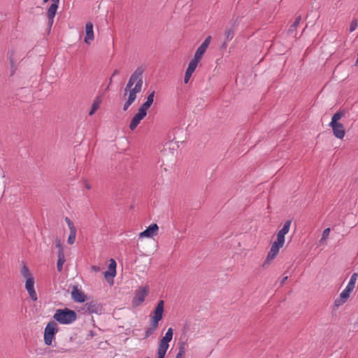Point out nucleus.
<instances>
[{
  "label": "nucleus",
  "instance_id": "nucleus-25",
  "mask_svg": "<svg viewBox=\"0 0 358 358\" xmlns=\"http://www.w3.org/2000/svg\"><path fill=\"white\" fill-rule=\"evenodd\" d=\"M330 229L329 228H327L325 229L323 232H322V238L320 241V243H322L326 241V240L329 238V234H330Z\"/></svg>",
  "mask_w": 358,
  "mask_h": 358
},
{
  "label": "nucleus",
  "instance_id": "nucleus-26",
  "mask_svg": "<svg viewBox=\"0 0 358 358\" xmlns=\"http://www.w3.org/2000/svg\"><path fill=\"white\" fill-rule=\"evenodd\" d=\"M105 278L108 280V278H113L116 275V271H112L109 269L103 273Z\"/></svg>",
  "mask_w": 358,
  "mask_h": 358
},
{
  "label": "nucleus",
  "instance_id": "nucleus-11",
  "mask_svg": "<svg viewBox=\"0 0 358 358\" xmlns=\"http://www.w3.org/2000/svg\"><path fill=\"white\" fill-rule=\"evenodd\" d=\"M211 41V36H208L204 41L201 43V45L197 48L194 57L196 59L201 61L204 53L206 52L207 48H208L210 43Z\"/></svg>",
  "mask_w": 358,
  "mask_h": 358
},
{
  "label": "nucleus",
  "instance_id": "nucleus-37",
  "mask_svg": "<svg viewBox=\"0 0 358 358\" xmlns=\"http://www.w3.org/2000/svg\"><path fill=\"white\" fill-rule=\"evenodd\" d=\"M299 21H300V18H297V19L296 20V21L294 22V23L293 26L296 27V26H297V24H299Z\"/></svg>",
  "mask_w": 358,
  "mask_h": 358
},
{
  "label": "nucleus",
  "instance_id": "nucleus-13",
  "mask_svg": "<svg viewBox=\"0 0 358 358\" xmlns=\"http://www.w3.org/2000/svg\"><path fill=\"white\" fill-rule=\"evenodd\" d=\"M351 291L344 289L339 296L334 300V305L336 308H338L343 305L350 298Z\"/></svg>",
  "mask_w": 358,
  "mask_h": 358
},
{
  "label": "nucleus",
  "instance_id": "nucleus-20",
  "mask_svg": "<svg viewBox=\"0 0 358 358\" xmlns=\"http://www.w3.org/2000/svg\"><path fill=\"white\" fill-rule=\"evenodd\" d=\"M199 60L196 59V58H193L189 63L187 69H186V71L188 72V73H192L194 72L195 69H196L198 64L199 63Z\"/></svg>",
  "mask_w": 358,
  "mask_h": 358
},
{
  "label": "nucleus",
  "instance_id": "nucleus-34",
  "mask_svg": "<svg viewBox=\"0 0 358 358\" xmlns=\"http://www.w3.org/2000/svg\"><path fill=\"white\" fill-rule=\"evenodd\" d=\"M91 270L95 273H97V272H99L100 271V267L97 266H92L91 267Z\"/></svg>",
  "mask_w": 358,
  "mask_h": 358
},
{
  "label": "nucleus",
  "instance_id": "nucleus-38",
  "mask_svg": "<svg viewBox=\"0 0 358 358\" xmlns=\"http://www.w3.org/2000/svg\"><path fill=\"white\" fill-rule=\"evenodd\" d=\"M117 73H119V71L116 69V70H115V71L113 72V76H115V75H116V74H117Z\"/></svg>",
  "mask_w": 358,
  "mask_h": 358
},
{
  "label": "nucleus",
  "instance_id": "nucleus-28",
  "mask_svg": "<svg viewBox=\"0 0 358 358\" xmlns=\"http://www.w3.org/2000/svg\"><path fill=\"white\" fill-rule=\"evenodd\" d=\"M357 26H358L357 20H356V19L352 20V21L350 23V32L354 31L357 29Z\"/></svg>",
  "mask_w": 358,
  "mask_h": 358
},
{
  "label": "nucleus",
  "instance_id": "nucleus-12",
  "mask_svg": "<svg viewBox=\"0 0 358 358\" xmlns=\"http://www.w3.org/2000/svg\"><path fill=\"white\" fill-rule=\"evenodd\" d=\"M65 222L68 225L69 229V236L67 240V242L70 245H73L76 241V228L73 224V222L71 220V219L68 217H65Z\"/></svg>",
  "mask_w": 358,
  "mask_h": 358
},
{
  "label": "nucleus",
  "instance_id": "nucleus-19",
  "mask_svg": "<svg viewBox=\"0 0 358 358\" xmlns=\"http://www.w3.org/2000/svg\"><path fill=\"white\" fill-rule=\"evenodd\" d=\"M357 277H358V274L355 273H353L351 277H350V279L346 286V287L345 289H348V290H350L351 292L353 291V289H355V284H356V282H357Z\"/></svg>",
  "mask_w": 358,
  "mask_h": 358
},
{
  "label": "nucleus",
  "instance_id": "nucleus-15",
  "mask_svg": "<svg viewBox=\"0 0 358 358\" xmlns=\"http://www.w3.org/2000/svg\"><path fill=\"white\" fill-rule=\"evenodd\" d=\"M85 34L84 41L87 44H90L94 38L93 24L92 22H87L85 25Z\"/></svg>",
  "mask_w": 358,
  "mask_h": 358
},
{
  "label": "nucleus",
  "instance_id": "nucleus-24",
  "mask_svg": "<svg viewBox=\"0 0 358 358\" xmlns=\"http://www.w3.org/2000/svg\"><path fill=\"white\" fill-rule=\"evenodd\" d=\"M345 115V113L343 111H338L337 113H336L332 118H331V121L330 122L329 124H337V123H339L338 121L344 116Z\"/></svg>",
  "mask_w": 358,
  "mask_h": 358
},
{
  "label": "nucleus",
  "instance_id": "nucleus-5",
  "mask_svg": "<svg viewBox=\"0 0 358 358\" xmlns=\"http://www.w3.org/2000/svg\"><path fill=\"white\" fill-rule=\"evenodd\" d=\"M53 318L62 324L73 323L77 319L76 313L69 308L57 309L53 315Z\"/></svg>",
  "mask_w": 358,
  "mask_h": 358
},
{
  "label": "nucleus",
  "instance_id": "nucleus-3",
  "mask_svg": "<svg viewBox=\"0 0 358 358\" xmlns=\"http://www.w3.org/2000/svg\"><path fill=\"white\" fill-rule=\"evenodd\" d=\"M164 306V301H159L153 312V315L150 319V326L148 328V329L145 331V338H148L150 336L153 334L154 332L157 330L159 325V322L163 317Z\"/></svg>",
  "mask_w": 358,
  "mask_h": 358
},
{
  "label": "nucleus",
  "instance_id": "nucleus-32",
  "mask_svg": "<svg viewBox=\"0 0 358 358\" xmlns=\"http://www.w3.org/2000/svg\"><path fill=\"white\" fill-rule=\"evenodd\" d=\"M55 242V245H56V247H57V248H58V250H59L58 252H60L61 251H62V252H64V250H63V248H62V243H61L60 240H59V239H56Z\"/></svg>",
  "mask_w": 358,
  "mask_h": 358
},
{
  "label": "nucleus",
  "instance_id": "nucleus-33",
  "mask_svg": "<svg viewBox=\"0 0 358 358\" xmlns=\"http://www.w3.org/2000/svg\"><path fill=\"white\" fill-rule=\"evenodd\" d=\"M192 76V73H188V72L185 71V78H184V83L185 84H187L189 82Z\"/></svg>",
  "mask_w": 358,
  "mask_h": 358
},
{
  "label": "nucleus",
  "instance_id": "nucleus-4",
  "mask_svg": "<svg viewBox=\"0 0 358 358\" xmlns=\"http://www.w3.org/2000/svg\"><path fill=\"white\" fill-rule=\"evenodd\" d=\"M20 273L23 278L26 279L25 289H27L29 296L34 301H36L38 296L34 288V278L29 268L25 264L22 266Z\"/></svg>",
  "mask_w": 358,
  "mask_h": 358
},
{
  "label": "nucleus",
  "instance_id": "nucleus-18",
  "mask_svg": "<svg viewBox=\"0 0 358 358\" xmlns=\"http://www.w3.org/2000/svg\"><path fill=\"white\" fill-rule=\"evenodd\" d=\"M155 91H152L147 97L146 101L139 107L143 110H147L150 108L154 101Z\"/></svg>",
  "mask_w": 358,
  "mask_h": 358
},
{
  "label": "nucleus",
  "instance_id": "nucleus-7",
  "mask_svg": "<svg viewBox=\"0 0 358 358\" xmlns=\"http://www.w3.org/2000/svg\"><path fill=\"white\" fill-rule=\"evenodd\" d=\"M57 324L55 322L48 323L44 331V342L47 345H51L56 332Z\"/></svg>",
  "mask_w": 358,
  "mask_h": 358
},
{
  "label": "nucleus",
  "instance_id": "nucleus-42",
  "mask_svg": "<svg viewBox=\"0 0 358 358\" xmlns=\"http://www.w3.org/2000/svg\"><path fill=\"white\" fill-rule=\"evenodd\" d=\"M147 358H149V357H147Z\"/></svg>",
  "mask_w": 358,
  "mask_h": 358
},
{
  "label": "nucleus",
  "instance_id": "nucleus-39",
  "mask_svg": "<svg viewBox=\"0 0 358 358\" xmlns=\"http://www.w3.org/2000/svg\"><path fill=\"white\" fill-rule=\"evenodd\" d=\"M287 279V277H285L282 281V283H284Z\"/></svg>",
  "mask_w": 358,
  "mask_h": 358
},
{
  "label": "nucleus",
  "instance_id": "nucleus-35",
  "mask_svg": "<svg viewBox=\"0 0 358 358\" xmlns=\"http://www.w3.org/2000/svg\"><path fill=\"white\" fill-rule=\"evenodd\" d=\"M59 0H52V5L57 6H59Z\"/></svg>",
  "mask_w": 358,
  "mask_h": 358
},
{
  "label": "nucleus",
  "instance_id": "nucleus-14",
  "mask_svg": "<svg viewBox=\"0 0 358 358\" xmlns=\"http://www.w3.org/2000/svg\"><path fill=\"white\" fill-rule=\"evenodd\" d=\"M329 127H331L333 134L336 138L339 139H343L344 138L345 135V130L343 124H329Z\"/></svg>",
  "mask_w": 358,
  "mask_h": 358
},
{
  "label": "nucleus",
  "instance_id": "nucleus-2",
  "mask_svg": "<svg viewBox=\"0 0 358 358\" xmlns=\"http://www.w3.org/2000/svg\"><path fill=\"white\" fill-rule=\"evenodd\" d=\"M292 221L290 220H287L282 228L279 230L276 234V240L271 244V248L267 254L264 265L270 264L276 257L278 256L280 250L284 246L285 243V235L289 231Z\"/></svg>",
  "mask_w": 358,
  "mask_h": 358
},
{
  "label": "nucleus",
  "instance_id": "nucleus-30",
  "mask_svg": "<svg viewBox=\"0 0 358 358\" xmlns=\"http://www.w3.org/2000/svg\"><path fill=\"white\" fill-rule=\"evenodd\" d=\"M224 34L227 41L231 40L234 37V31L231 29L226 30Z\"/></svg>",
  "mask_w": 358,
  "mask_h": 358
},
{
  "label": "nucleus",
  "instance_id": "nucleus-22",
  "mask_svg": "<svg viewBox=\"0 0 358 358\" xmlns=\"http://www.w3.org/2000/svg\"><path fill=\"white\" fill-rule=\"evenodd\" d=\"M186 353V343H179L178 352L177 353L176 358H184Z\"/></svg>",
  "mask_w": 358,
  "mask_h": 358
},
{
  "label": "nucleus",
  "instance_id": "nucleus-40",
  "mask_svg": "<svg viewBox=\"0 0 358 358\" xmlns=\"http://www.w3.org/2000/svg\"><path fill=\"white\" fill-rule=\"evenodd\" d=\"M48 1V0H43V1H44L45 3H46Z\"/></svg>",
  "mask_w": 358,
  "mask_h": 358
},
{
  "label": "nucleus",
  "instance_id": "nucleus-31",
  "mask_svg": "<svg viewBox=\"0 0 358 358\" xmlns=\"http://www.w3.org/2000/svg\"><path fill=\"white\" fill-rule=\"evenodd\" d=\"M85 306L87 307V310L90 311V313L96 312V305L92 303H87Z\"/></svg>",
  "mask_w": 358,
  "mask_h": 358
},
{
  "label": "nucleus",
  "instance_id": "nucleus-17",
  "mask_svg": "<svg viewBox=\"0 0 358 358\" xmlns=\"http://www.w3.org/2000/svg\"><path fill=\"white\" fill-rule=\"evenodd\" d=\"M57 9H58L57 6H55V5H52V4L50 6L49 8L48 9L47 17H48V24L50 27L53 24L54 17L56 15Z\"/></svg>",
  "mask_w": 358,
  "mask_h": 358
},
{
  "label": "nucleus",
  "instance_id": "nucleus-36",
  "mask_svg": "<svg viewBox=\"0 0 358 358\" xmlns=\"http://www.w3.org/2000/svg\"><path fill=\"white\" fill-rule=\"evenodd\" d=\"M85 187L86 189H90L92 188V186H91V185L89 182H85Z\"/></svg>",
  "mask_w": 358,
  "mask_h": 358
},
{
  "label": "nucleus",
  "instance_id": "nucleus-23",
  "mask_svg": "<svg viewBox=\"0 0 358 358\" xmlns=\"http://www.w3.org/2000/svg\"><path fill=\"white\" fill-rule=\"evenodd\" d=\"M65 256L64 252H58V260L57 263V268L59 271H61L63 268V265L65 263Z\"/></svg>",
  "mask_w": 358,
  "mask_h": 358
},
{
  "label": "nucleus",
  "instance_id": "nucleus-29",
  "mask_svg": "<svg viewBox=\"0 0 358 358\" xmlns=\"http://www.w3.org/2000/svg\"><path fill=\"white\" fill-rule=\"evenodd\" d=\"M116 262L113 259H111L110 260V264H109V266H108V269L112 271H116Z\"/></svg>",
  "mask_w": 358,
  "mask_h": 358
},
{
  "label": "nucleus",
  "instance_id": "nucleus-1",
  "mask_svg": "<svg viewBox=\"0 0 358 358\" xmlns=\"http://www.w3.org/2000/svg\"><path fill=\"white\" fill-rule=\"evenodd\" d=\"M143 69L141 67L138 68L131 74L124 89L122 94L124 111H127L128 110V108L136 101L138 95L142 92L143 84Z\"/></svg>",
  "mask_w": 358,
  "mask_h": 358
},
{
  "label": "nucleus",
  "instance_id": "nucleus-8",
  "mask_svg": "<svg viewBox=\"0 0 358 358\" xmlns=\"http://www.w3.org/2000/svg\"><path fill=\"white\" fill-rule=\"evenodd\" d=\"M149 292V287L144 286L141 287L136 290L135 296L132 300V305L134 307H137L143 303L145 301V297L148 294Z\"/></svg>",
  "mask_w": 358,
  "mask_h": 358
},
{
  "label": "nucleus",
  "instance_id": "nucleus-27",
  "mask_svg": "<svg viewBox=\"0 0 358 358\" xmlns=\"http://www.w3.org/2000/svg\"><path fill=\"white\" fill-rule=\"evenodd\" d=\"M9 59H10V76H12L15 73V72L17 69V66H16L15 61L13 58L10 57Z\"/></svg>",
  "mask_w": 358,
  "mask_h": 358
},
{
  "label": "nucleus",
  "instance_id": "nucleus-41",
  "mask_svg": "<svg viewBox=\"0 0 358 358\" xmlns=\"http://www.w3.org/2000/svg\"><path fill=\"white\" fill-rule=\"evenodd\" d=\"M357 322L358 323V317H357Z\"/></svg>",
  "mask_w": 358,
  "mask_h": 358
},
{
  "label": "nucleus",
  "instance_id": "nucleus-6",
  "mask_svg": "<svg viewBox=\"0 0 358 358\" xmlns=\"http://www.w3.org/2000/svg\"><path fill=\"white\" fill-rule=\"evenodd\" d=\"M173 330L169 328L165 335L160 339L157 348V358H164L173 338Z\"/></svg>",
  "mask_w": 358,
  "mask_h": 358
},
{
  "label": "nucleus",
  "instance_id": "nucleus-16",
  "mask_svg": "<svg viewBox=\"0 0 358 358\" xmlns=\"http://www.w3.org/2000/svg\"><path fill=\"white\" fill-rule=\"evenodd\" d=\"M71 297L76 302L83 303L85 301L86 296L84 293L74 287L71 292Z\"/></svg>",
  "mask_w": 358,
  "mask_h": 358
},
{
  "label": "nucleus",
  "instance_id": "nucleus-21",
  "mask_svg": "<svg viewBox=\"0 0 358 358\" xmlns=\"http://www.w3.org/2000/svg\"><path fill=\"white\" fill-rule=\"evenodd\" d=\"M101 103V99L99 97H96L92 105L91 110L89 113L90 115H92L95 113V112L99 108L100 104Z\"/></svg>",
  "mask_w": 358,
  "mask_h": 358
},
{
  "label": "nucleus",
  "instance_id": "nucleus-9",
  "mask_svg": "<svg viewBox=\"0 0 358 358\" xmlns=\"http://www.w3.org/2000/svg\"><path fill=\"white\" fill-rule=\"evenodd\" d=\"M147 115V112L142 108H139L138 109V112L134 115L133 118L131 119L129 124V129L131 131H134L138 125L140 124L141 121L145 118Z\"/></svg>",
  "mask_w": 358,
  "mask_h": 358
},
{
  "label": "nucleus",
  "instance_id": "nucleus-10",
  "mask_svg": "<svg viewBox=\"0 0 358 358\" xmlns=\"http://www.w3.org/2000/svg\"><path fill=\"white\" fill-rule=\"evenodd\" d=\"M159 231V227L157 224H151L145 230L141 232L138 235V238L142 239L144 238H151L157 236Z\"/></svg>",
  "mask_w": 358,
  "mask_h": 358
}]
</instances>
